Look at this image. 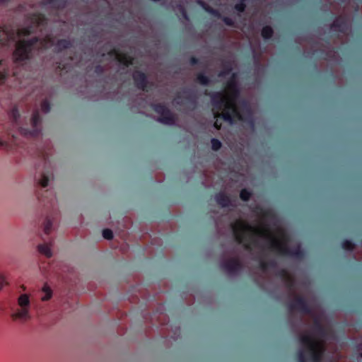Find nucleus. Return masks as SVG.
<instances>
[{
  "mask_svg": "<svg viewBox=\"0 0 362 362\" xmlns=\"http://www.w3.org/2000/svg\"><path fill=\"white\" fill-rule=\"evenodd\" d=\"M16 302L17 307L13 308V312L11 315V318L13 320L21 322L29 320L31 318L30 296L27 293H22L17 298Z\"/></svg>",
  "mask_w": 362,
  "mask_h": 362,
  "instance_id": "7",
  "label": "nucleus"
},
{
  "mask_svg": "<svg viewBox=\"0 0 362 362\" xmlns=\"http://www.w3.org/2000/svg\"><path fill=\"white\" fill-rule=\"evenodd\" d=\"M261 266H262V269H263V270H266V269H267V268H266V266H265L264 263L261 262Z\"/></svg>",
  "mask_w": 362,
  "mask_h": 362,
  "instance_id": "36",
  "label": "nucleus"
},
{
  "mask_svg": "<svg viewBox=\"0 0 362 362\" xmlns=\"http://www.w3.org/2000/svg\"><path fill=\"white\" fill-rule=\"evenodd\" d=\"M222 266L230 275H234L240 269V264L237 259H230L223 262Z\"/></svg>",
  "mask_w": 362,
  "mask_h": 362,
  "instance_id": "9",
  "label": "nucleus"
},
{
  "mask_svg": "<svg viewBox=\"0 0 362 362\" xmlns=\"http://www.w3.org/2000/svg\"><path fill=\"white\" fill-rule=\"evenodd\" d=\"M211 143L212 149L214 151H218L221 147V143L218 139H212Z\"/></svg>",
  "mask_w": 362,
  "mask_h": 362,
  "instance_id": "21",
  "label": "nucleus"
},
{
  "mask_svg": "<svg viewBox=\"0 0 362 362\" xmlns=\"http://www.w3.org/2000/svg\"><path fill=\"white\" fill-rule=\"evenodd\" d=\"M180 10L182 13L183 16L185 18H186V13H185V11H184V9H183V8L182 6L180 7Z\"/></svg>",
  "mask_w": 362,
  "mask_h": 362,
  "instance_id": "35",
  "label": "nucleus"
},
{
  "mask_svg": "<svg viewBox=\"0 0 362 362\" xmlns=\"http://www.w3.org/2000/svg\"><path fill=\"white\" fill-rule=\"evenodd\" d=\"M214 127L216 128V129H219L220 127H221V124L218 123V119L216 120V122H214Z\"/></svg>",
  "mask_w": 362,
  "mask_h": 362,
  "instance_id": "34",
  "label": "nucleus"
},
{
  "mask_svg": "<svg viewBox=\"0 0 362 362\" xmlns=\"http://www.w3.org/2000/svg\"><path fill=\"white\" fill-rule=\"evenodd\" d=\"M35 181L37 184L46 187L49 182L54 178L53 169L50 161L45 156H42L35 166Z\"/></svg>",
  "mask_w": 362,
  "mask_h": 362,
  "instance_id": "6",
  "label": "nucleus"
},
{
  "mask_svg": "<svg viewBox=\"0 0 362 362\" xmlns=\"http://www.w3.org/2000/svg\"><path fill=\"white\" fill-rule=\"evenodd\" d=\"M197 2L202 6L203 7V8H204L207 12L210 13H212L213 15L214 16H219L218 15V13L217 11L210 8L206 4H205L204 2L200 1V0H197Z\"/></svg>",
  "mask_w": 362,
  "mask_h": 362,
  "instance_id": "19",
  "label": "nucleus"
},
{
  "mask_svg": "<svg viewBox=\"0 0 362 362\" xmlns=\"http://www.w3.org/2000/svg\"><path fill=\"white\" fill-rule=\"evenodd\" d=\"M342 247L344 250H351L354 249V245L349 240H346L344 242Z\"/></svg>",
  "mask_w": 362,
  "mask_h": 362,
  "instance_id": "24",
  "label": "nucleus"
},
{
  "mask_svg": "<svg viewBox=\"0 0 362 362\" xmlns=\"http://www.w3.org/2000/svg\"><path fill=\"white\" fill-rule=\"evenodd\" d=\"M8 144L0 138V147L6 146Z\"/></svg>",
  "mask_w": 362,
  "mask_h": 362,
  "instance_id": "33",
  "label": "nucleus"
},
{
  "mask_svg": "<svg viewBox=\"0 0 362 362\" xmlns=\"http://www.w3.org/2000/svg\"><path fill=\"white\" fill-rule=\"evenodd\" d=\"M57 220L54 216H47L42 224L44 233L49 235L54 229Z\"/></svg>",
  "mask_w": 362,
  "mask_h": 362,
  "instance_id": "10",
  "label": "nucleus"
},
{
  "mask_svg": "<svg viewBox=\"0 0 362 362\" xmlns=\"http://www.w3.org/2000/svg\"><path fill=\"white\" fill-rule=\"evenodd\" d=\"M133 78L135 81L136 86L143 90L146 87V76L144 74L139 71H135L133 74Z\"/></svg>",
  "mask_w": 362,
  "mask_h": 362,
  "instance_id": "12",
  "label": "nucleus"
},
{
  "mask_svg": "<svg viewBox=\"0 0 362 362\" xmlns=\"http://www.w3.org/2000/svg\"><path fill=\"white\" fill-rule=\"evenodd\" d=\"M292 298L293 299L292 302L291 303V307L293 309H298L306 311V305L304 300L302 298L298 296L296 294H293Z\"/></svg>",
  "mask_w": 362,
  "mask_h": 362,
  "instance_id": "11",
  "label": "nucleus"
},
{
  "mask_svg": "<svg viewBox=\"0 0 362 362\" xmlns=\"http://www.w3.org/2000/svg\"><path fill=\"white\" fill-rule=\"evenodd\" d=\"M41 110L44 113L49 111V104L47 100H44L41 104Z\"/></svg>",
  "mask_w": 362,
  "mask_h": 362,
  "instance_id": "23",
  "label": "nucleus"
},
{
  "mask_svg": "<svg viewBox=\"0 0 362 362\" xmlns=\"http://www.w3.org/2000/svg\"><path fill=\"white\" fill-rule=\"evenodd\" d=\"M341 21H342L341 18H337L334 21V23H333L332 28H334L335 30L337 28H339V30H341Z\"/></svg>",
  "mask_w": 362,
  "mask_h": 362,
  "instance_id": "27",
  "label": "nucleus"
},
{
  "mask_svg": "<svg viewBox=\"0 0 362 362\" xmlns=\"http://www.w3.org/2000/svg\"><path fill=\"white\" fill-rule=\"evenodd\" d=\"M42 4L44 5L51 4L55 8H62L66 5V0H42Z\"/></svg>",
  "mask_w": 362,
  "mask_h": 362,
  "instance_id": "14",
  "label": "nucleus"
},
{
  "mask_svg": "<svg viewBox=\"0 0 362 362\" xmlns=\"http://www.w3.org/2000/svg\"><path fill=\"white\" fill-rule=\"evenodd\" d=\"M8 116L14 125L18 126V131L19 134L25 138H37L41 134V118L38 110H35L30 118V124L32 130L21 127V115L16 106L12 107L8 112Z\"/></svg>",
  "mask_w": 362,
  "mask_h": 362,
  "instance_id": "5",
  "label": "nucleus"
},
{
  "mask_svg": "<svg viewBox=\"0 0 362 362\" xmlns=\"http://www.w3.org/2000/svg\"><path fill=\"white\" fill-rule=\"evenodd\" d=\"M238 90L235 74L228 82L224 92L213 94L211 102L214 117H221L230 124L233 120L248 121L252 124L251 112L247 105L240 110L236 105Z\"/></svg>",
  "mask_w": 362,
  "mask_h": 362,
  "instance_id": "3",
  "label": "nucleus"
},
{
  "mask_svg": "<svg viewBox=\"0 0 362 362\" xmlns=\"http://www.w3.org/2000/svg\"><path fill=\"white\" fill-rule=\"evenodd\" d=\"M103 236L107 240H111L113 238L112 231L110 229H105L103 231Z\"/></svg>",
  "mask_w": 362,
  "mask_h": 362,
  "instance_id": "22",
  "label": "nucleus"
},
{
  "mask_svg": "<svg viewBox=\"0 0 362 362\" xmlns=\"http://www.w3.org/2000/svg\"><path fill=\"white\" fill-rule=\"evenodd\" d=\"M240 196L243 200L247 201L249 199L250 197V193L247 192L246 189H243L241 191Z\"/></svg>",
  "mask_w": 362,
  "mask_h": 362,
  "instance_id": "25",
  "label": "nucleus"
},
{
  "mask_svg": "<svg viewBox=\"0 0 362 362\" xmlns=\"http://www.w3.org/2000/svg\"><path fill=\"white\" fill-rule=\"evenodd\" d=\"M315 329L306 332L300 335L301 349L299 351L300 362H320L324 350L322 344L325 329L322 327V317L313 315Z\"/></svg>",
  "mask_w": 362,
  "mask_h": 362,
  "instance_id": "4",
  "label": "nucleus"
},
{
  "mask_svg": "<svg viewBox=\"0 0 362 362\" xmlns=\"http://www.w3.org/2000/svg\"><path fill=\"white\" fill-rule=\"evenodd\" d=\"M108 55L127 66L132 63V59L130 57L122 55L115 51L109 52Z\"/></svg>",
  "mask_w": 362,
  "mask_h": 362,
  "instance_id": "13",
  "label": "nucleus"
},
{
  "mask_svg": "<svg viewBox=\"0 0 362 362\" xmlns=\"http://www.w3.org/2000/svg\"><path fill=\"white\" fill-rule=\"evenodd\" d=\"M283 278L285 281L288 284L291 283L293 281V276L288 272H284Z\"/></svg>",
  "mask_w": 362,
  "mask_h": 362,
  "instance_id": "26",
  "label": "nucleus"
},
{
  "mask_svg": "<svg viewBox=\"0 0 362 362\" xmlns=\"http://www.w3.org/2000/svg\"><path fill=\"white\" fill-rule=\"evenodd\" d=\"M27 21V28L16 30L10 26L0 27V46H8L10 43L16 42L12 58L13 62L19 65L31 59L36 50L54 45V39L49 35L43 37L26 38L33 33V26L42 25L45 21L44 17L33 15Z\"/></svg>",
  "mask_w": 362,
  "mask_h": 362,
  "instance_id": "2",
  "label": "nucleus"
},
{
  "mask_svg": "<svg viewBox=\"0 0 362 362\" xmlns=\"http://www.w3.org/2000/svg\"><path fill=\"white\" fill-rule=\"evenodd\" d=\"M154 110L159 115L158 121L168 125H173L177 121L176 116L165 106L161 105H154Z\"/></svg>",
  "mask_w": 362,
  "mask_h": 362,
  "instance_id": "8",
  "label": "nucleus"
},
{
  "mask_svg": "<svg viewBox=\"0 0 362 362\" xmlns=\"http://www.w3.org/2000/svg\"><path fill=\"white\" fill-rule=\"evenodd\" d=\"M192 63H195V59H192Z\"/></svg>",
  "mask_w": 362,
  "mask_h": 362,
  "instance_id": "37",
  "label": "nucleus"
},
{
  "mask_svg": "<svg viewBox=\"0 0 362 362\" xmlns=\"http://www.w3.org/2000/svg\"><path fill=\"white\" fill-rule=\"evenodd\" d=\"M37 250L47 257H50L52 255L50 246L47 243L39 245L37 246Z\"/></svg>",
  "mask_w": 362,
  "mask_h": 362,
  "instance_id": "15",
  "label": "nucleus"
},
{
  "mask_svg": "<svg viewBox=\"0 0 362 362\" xmlns=\"http://www.w3.org/2000/svg\"><path fill=\"white\" fill-rule=\"evenodd\" d=\"M6 284V278L5 276L0 274V291L3 288L4 285Z\"/></svg>",
  "mask_w": 362,
  "mask_h": 362,
  "instance_id": "29",
  "label": "nucleus"
},
{
  "mask_svg": "<svg viewBox=\"0 0 362 362\" xmlns=\"http://www.w3.org/2000/svg\"><path fill=\"white\" fill-rule=\"evenodd\" d=\"M223 21L228 25H231L233 24V21L229 18H224Z\"/></svg>",
  "mask_w": 362,
  "mask_h": 362,
  "instance_id": "32",
  "label": "nucleus"
},
{
  "mask_svg": "<svg viewBox=\"0 0 362 362\" xmlns=\"http://www.w3.org/2000/svg\"><path fill=\"white\" fill-rule=\"evenodd\" d=\"M232 229L236 240L246 248L267 247L283 255L300 256L299 245L290 247L291 240L284 228L273 218L270 220L269 214H264L257 226L238 221L232 226Z\"/></svg>",
  "mask_w": 362,
  "mask_h": 362,
  "instance_id": "1",
  "label": "nucleus"
},
{
  "mask_svg": "<svg viewBox=\"0 0 362 362\" xmlns=\"http://www.w3.org/2000/svg\"><path fill=\"white\" fill-rule=\"evenodd\" d=\"M71 45V42L68 40H58L55 46L56 51H62L64 49L68 48Z\"/></svg>",
  "mask_w": 362,
  "mask_h": 362,
  "instance_id": "17",
  "label": "nucleus"
},
{
  "mask_svg": "<svg viewBox=\"0 0 362 362\" xmlns=\"http://www.w3.org/2000/svg\"><path fill=\"white\" fill-rule=\"evenodd\" d=\"M42 291L44 294L41 298L42 301H47L51 298L52 296V291L47 284H45L42 287Z\"/></svg>",
  "mask_w": 362,
  "mask_h": 362,
  "instance_id": "18",
  "label": "nucleus"
},
{
  "mask_svg": "<svg viewBox=\"0 0 362 362\" xmlns=\"http://www.w3.org/2000/svg\"><path fill=\"white\" fill-rule=\"evenodd\" d=\"M216 199L217 203L222 206H227L230 204V202L229 198L223 193H219L218 195H216Z\"/></svg>",
  "mask_w": 362,
  "mask_h": 362,
  "instance_id": "16",
  "label": "nucleus"
},
{
  "mask_svg": "<svg viewBox=\"0 0 362 362\" xmlns=\"http://www.w3.org/2000/svg\"><path fill=\"white\" fill-rule=\"evenodd\" d=\"M272 33H273V30H272V28H270L269 26H266V27L263 28L262 31V35L265 39H268L270 37H272Z\"/></svg>",
  "mask_w": 362,
  "mask_h": 362,
  "instance_id": "20",
  "label": "nucleus"
},
{
  "mask_svg": "<svg viewBox=\"0 0 362 362\" xmlns=\"http://www.w3.org/2000/svg\"><path fill=\"white\" fill-rule=\"evenodd\" d=\"M236 10H238L240 12H242L245 9V5L243 4H239L235 6Z\"/></svg>",
  "mask_w": 362,
  "mask_h": 362,
  "instance_id": "30",
  "label": "nucleus"
},
{
  "mask_svg": "<svg viewBox=\"0 0 362 362\" xmlns=\"http://www.w3.org/2000/svg\"><path fill=\"white\" fill-rule=\"evenodd\" d=\"M197 80L202 85H207L209 83L208 78L203 75H199L197 77Z\"/></svg>",
  "mask_w": 362,
  "mask_h": 362,
  "instance_id": "28",
  "label": "nucleus"
},
{
  "mask_svg": "<svg viewBox=\"0 0 362 362\" xmlns=\"http://www.w3.org/2000/svg\"><path fill=\"white\" fill-rule=\"evenodd\" d=\"M230 70H232V66L231 64L229 65L228 67L226 68V70L223 71L221 74H220V76H225L226 74H227Z\"/></svg>",
  "mask_w": 362,
  "mask_h": 362,
  "instance_id": "31",
  "label": "nucleus"
}]
</instances>
